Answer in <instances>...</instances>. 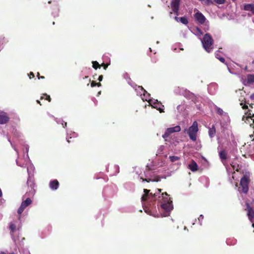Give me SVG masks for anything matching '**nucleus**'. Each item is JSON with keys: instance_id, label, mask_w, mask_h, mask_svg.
Returning <instances> with one entry per match:
<instances>
[{"instance_id": "32", "label": "nucleus", "mask_w": 254, "mask_h": 254, "mask_svg": "<svg viewBox=\"0 0 254 254\" xmlns=\"http://www.w3.org/2000/svg\"><path fill=\"white\" fill-rule=\"evenodd\" d=\"M108 65H109V64H104V63H102L101 64V66H102L105 70H106L107 69V68L108 67Z\"/></svg>"}, {"instance_id": "27", "label": "nucleus", "mask_w": 254, "mask_h": 254, "mask_svg": "<svg viewBox=\"0 0 254 254\" xmlns=\"http://www.w3.org/2000/svg\"><path fill=\"white\" fill-rule=\"evenodd\" d=\"M45 96L46 97V98H45V100H48L49 102H51V98L50 96L49 95H47V94H43V96H41V99H44Z\"/></svg>"}, {"instance_id": "34", "label": "nucleus", "mask_w": 254, "mask_h": 254, "mask_svg": "<svg viewBox=\"0 0 254 254\" xmlns=\"http://www.w3.org/2000/svg\"><path fill=\"white\" fill-rule=\"evenodd\" d=\"M29 78L31 79L32 78H34L35 77L34 74L32 72H30L29 75Z\"/></svg>"}, {"instance_id": "51", "label": "nucleus", "mask_w": 254, "mask_h": 254, "mask_svg": "<svg viewBox=\"0 0 254 254\" xmlns=\"http://www.w3.org/2000/svg\"><path fill=\"white\" fill-rule=\"evenodd\" d=\"M95 75H96V74H95V75H93L94 78H95V77H96V76H95Z\"/></svg>"}, {"instance_id": "39", "label": "nucleus", "mask_w": 254, "mask_h": 254, "mask_svg": "<svg viewBox=\"0 0 254 254\" xmlns=\"http://www.w3.org/2000/svg\"><path fill=\"white\" fill-rule=\"evenodd\" d=\"M242 108L243 109H248V106L246 105H244V106H242Z\"/></svg>"}, {"instance_id": "33", "label": "nucleus", "mask_w": 254, "mask_h": 254, "mask_svg": "<svg viewBox=\"0 0 254 254\" xmlns=\"http://www.w3.org/2000/svg\"><path fill=\"white\" fill-rule=\"evenodd\" d=\"M96 86V82L95 81H92L91 83V86L92 87H94Z\"/></svg>"}, {"instance_id": "53", "label": "nucleus", "mask_w": 254, "mask_h": 254, "mask_svg": "<svg viewBox=\"0 0 254 254\" xmlns=\"http://www.w3.org/2000/svg\"><path fill=\"white\" fill-rule=\"evenodd\" d=\"M252 226L254 228V223L252 224Z\"/></svg>"}, {"instance_id": "5", "label": "nucleus", "mask_w": 254, "mask_h": 254, "mask_svg": "<svg viewBox=\"0 0 254 254\" xmlns=\"http://www.w3.org/2000/svg\"><path fill=\"white\" fill-rule=\"evenodd\" d=\"M181 128L179 126H176L174 127H169L166 129L164 134L162 135V137L167 140V138L173 133L178 132L181 131Z\"/></svg>"}, {"instance_id": "10", "label": "nucleus", "mask_w": 254, "mask_h": 254, "mask_svg": "<svg viewBox=\"0 0 254 254\" xmlns=\"http://www.w3.org/2000/svg\"><path fill=\"white\" fill-rule=\"evenodd\" d=\"M9 118L7 114L3 111H0V124H4L7 123Z\"/></svg>"}, {"instance_id": "26", "label": "nucleus", "mask_w": 254, "mask_h": 254, "mask_svg": "<svg viewBox=\"0 0 254 254\" xmlns=\"http://www.w3.org/2000/svg\"><path fill=\"white\" fill-rule=\"evenodd\" d=\"M9 229L13 233L16 230V225L13 223H10L9 226Z\"/></svg>"}, {"instance_id": "18", "label": "nucleus", "mask_w": 254, "mask_h": 254, "mask_svg": "<svg viewBox=\"0 0 254 254\" xmlns=\"http://www.w3.org/2000/svg\"><path fill=\"white\" fill-rule=\"evenodd\" d=\"M248 84H251L254 82V74H249L247 79Z\"/></svg>"}, {"instance_id": "19", "label": "nucleus", "mask_w": 254, "mask_h": 254, "mask_svg": "<svg viewBox=\"0 0 254 254\" xmlns=\"http://www.w3.org/2000/svg\"><path fill=\"white\" fill-rule=\"evenodd\" d=\"M161 191H162L161 189H157L156 190V191L155 193H150L149 192V196H150L152 198H154V199H156V197L157 196V194L160 193Z\"/></svg>"}, {"instance_id": "12", "label": "nucleus", "mask_w": 254, "mask_h": 254, "mask_svg": "<svg viewBox=\"0 0 254 254\" xmlns=\"http://www.w3.org/2000/svg\"><path fill=\"white\" fill-rule=\"evenodd\" d=\"M216 133V128L215 125H213L211 127H209L208 134L209 137L212 138L214 137Z\"/></svg>"}, {"instance_id": "15", "label": "nucleus", "mask_w": 254, "mask_h": 254, "mask_svg": "<svg viewBox=\"0 0 254 254\" xmlns=\"http://www.w3.org/2000/svg\"><path fill=\"white\" fill-rule=\"evenodd\" d=\"M245 10L251 11L254 14V4H246L244 5Z\"/></svg>"}, {"instance_id": "29", "label": "nucleus", "mask_w": 254, "mask_h": 254, "mask_svg": "<svg viewBox=\"0 0 254 254\" xmlns=\"http://www.w3.org/2000/svg\"><path fill=\"white\" fill-rule=\"evenodd\" d=\"M216 57L219 60V61L223 63H224L225 62V60L224 58L223 57H218V55L217 54H216Z\"/></svg>"}, {"instance_id": "47", "label": "nucleus", "mask_w": 254, "mask_h": 254, "mask_svg": "<svg viewBox=\"0 0 254 254\" xmlns=\"http://www.w3.org/2000/svg\"><path fill=\"white\" fill-rule=\"evenodd\" d=\"M85 78H86V79L88 78V76H85L84 77H83V79H85Z\"/></svg>"}, {"instance_id": "22", "label": "nucleus", "mask_w": 254, "mask_h": 254, "mask_svg": "<svg viewBox=\"0 0 254 254\" xmlns=\"http://www.w3.org/2000/svg\"><path fill=\"white\" fill-rule=\"evenodd\" d=\"M92 67L95 69H97L98 68H100L101 65L97 61H93Z\"/></svg>"}, {"instance_id": "1", "label": "nucleus", "mask_w": 254, "mask_h": 254, "mask_svg": "<svg viewBox=\"0 0 254 254\" xmlns=\"http://www.w3.org/2000/svg\"><path fill=\"white\" fill-rule=\"evenodd\" d=\"M162 197V203L161 204V208L167 212H170L173 208L172 200L169 195L165 192L161 194Z\"/></svg>"}, {"instance_id": "56", "label": "nucleus", "mask_w": 254, "mask_h": 254, "mask_svg": "<svg viewBox=\"0 0 254 254\" xmlns=\"http://www.w3.org/2000/svg\"><path fill=\"white\" fill-rule=\"evenodd\" d=\"M236 186H237V187L238 186V184L237 183L236 184Z\"/></svg>"}, {"instance_id": "37", "label": "nucleus", "mask_w": 254, "mask_h": 254, "mask_svg": "<svg viewBox=\"0 0 254 254\" xmlns=\"http://www.w3.org/2000/svg\"><path fill=\"white\" fill-rule=\"evenodd\" d=\"M103 78V76L102 75H101L98 77V80L100 82V81H102Z\"/></svg>"}, {"instance_id": "40", "label": "nucleus", "mask_w": 254, "mask_h": 254, "mask_svg": "<svg viewBox=\"0 0 254 254\" xmlns=\"http://www.w3.org/2000/svg\"><path fill=\"white\" fill-rule=\"evenodd\" d=\"M66 125H67V123L66 122H64L63 123H62V126L64 127H66Z\"/></svg>"}, {"instance_id": "41", "label": "nucleus", "mask_w": 254, "mask_h": 254, "mask_svg": "<svg viewBox=\"0 0 254 254\" xmlns=\"http://www.w3.org/2000/svg\"><path fill=\"white\" fill-rule=\"evenodd\" d=\"M250 98L252 99V100H254V94H252L251 96H250Z\"/></svg>"}, {"instance_id": "17", "label": "nucleus", "mask_w": 254, "mask_h": 254, "mask_svg": "<svg viewBox=\"0 0 254 254\" xmlns=\"http://www.w3.org/2000/svg\"><path fill=\"white\" fill-rule=\"evenodd\" d=\"M219 157L222 160H226L227 159V153L224 150H222L219 153Z\"/></svg>"}, {"instance_id": "35", "label": "nucleus", "mask_w": 254, "mask_h": 254, "mask_svg": "<svg viewBox=\"0 0 254 254\" xmlns=\"http://www.w3.org/2000/svg\"><path fill=\"white\" fill-rule=\"evenodd\" d=\"M37 77L38 79H44L45 77L44 76L40 75V73L39 72L37 73Z\"/></svg>"}, {"instance_id": "46", "label": "nucleus", "mask_w": 254, "mask_h": 254, "mask_svg": "<svg viewBox=\"0 0 254 254\" xmlns=\"http://www.w3.org/2000/svg\"><path fill=\"white\" fill-rule=\"evenodd\" d=\"M197 30L199 32H200V33H201V30H200L199 29L197 28Z\"/></svg>"}, {"instance_id": "58", "label": "nucleus", "mask_w": 254, "mask_h": 254, "mask_svg": "<svg viewBox=\"0 0 254 254\" xmlns=\"http://www.w3.org/2000/svg\"><path fill=\"white\" fill-rule=\"evenodd\" d=\"M253 123H254V119L253 120Z\"/></svg>"}, {"instance_id": "30", "label": "nucleus", "mask_w": 254, "mask_h": 254, "mask_svg": "<svg viewBox=\"0 0 254 254\" xmlns=\"http://www.w3.org/2000/svg\"><path fill=\"white\" fill-rule=\"evenodd\" d=\"M225 0H214L216 3L219 4H223L225 2Z\"/></svg>"}, {"instance_id": "20", "label": "nucleus", "mask_w": 254, "mask_h": 254, "mask_svg": "<svg viewBox=\"0 0 254 254\" xmlns=\"http://www.w3.org/2000/svg\"><path fill=\"white\" fill-rule=\"evenodd\" d=\"M205 20V17H195V21L199 24L204 23Z\"/></svg>"}, {"instance_id": "23", "label": "nucleus", "mask_w": 254, "mask_h": 254, "mask_svg": "<svg viewBox=\"0 0 254 254\" xmlns=\"http://www.w3.org/2000/svg\"><path fill=\"white\" fill-rule=\"evenodd\" d=\"M170 161L172 162L178 161L180 159V157L176 156H169Z\"/></svg>"}, {"instance_id": "28", "label": "nucleus", "mask_w": 254, "mask_h": 254, "mask_svg": "<svg viewBox=\"0 0 254 254\" xmlns=\"http://www.w3.org/2000/svg\"><path fill=\"white\" fill-rule=\"evenodd\" d=\"M213 3V1L212 0H204L202 4H206V5H210Z\"/></svg>"}, {"instance_id": "45", "label": "nucleus", "mask_w": 254, "mask_h": 254, "mask_svg": "<svg viewBox=\"0 0 254 254\" xmlns=\"http://www.w3.org/2000/svg\"><path fill=\"white\" fill-rule=\"evenodd\" d=\"M90 79H89V82L87 83V85L88 86L89 85V82H90Z\"/></svg>"}, {"instance_id": "42", "label": "nucleus", "mask_w": 254, "mask_h": 254, "mask_svg": "<svg viewBox=\"0 0 254 254\" xmlns=\"http://www.w3.org/2000/svg\"><path fill=\"white\" fill-rule=\"evenodd\" d=\"M101 83L100 82H98V83H97L96 82V86H97L98 87H100L101 86Z\"/></svg>"}, {"instance_id": "50", "label": "nucleus", "mask_w": 254, "mask_h": 254, "mask_svg": "<svg viewBox=\"0 0 254 254\" xmlns=\"http://www.w3.org/2000/svg\"><path fill=\"white\" fill-rule=\"evenodd\" d=\"M95 75H96V74H95V75H93L94 78H95V77H96V76H95Z\"/></svg>"}, {"instance_id": "24", "label": "nucleus", "mask_w": 254, "mask_h": 254, "mask_svg": "<svg viewBox=\"0 0 254 254\" xmlns=\"http://www.w3.org/2000/svg\"><path fill=\"white\" fill-rule=\"evenodd\" d=\"M216 111L217 114H219V115L222 116L223 115L224 112L222 109L220 108H219L218 107H216Z\"/></svg>"}, {"instance_id": "49", "label": "nucleus", "mask_w": 254, "mask_h": 254, "mask_svg": "<svg viewBox=\"0 0 254 254\" xmlns=\"http://www.w3.org/2000/svg\"><path fill=\"white\" fill-rule=\"evenodd\" d=\"M199 0L202 3H203V1H204V0Z\"/></svg>"}, {"instance_id": "13", "label": "nucleus", "mask_w": 254, "mask_h": 254, "mask_svg": "<svg viewBox=\"0 0 254 254\" xmlns=\"http://www.w3.org/2000/svg\"><path fill=\"white\" fill-rule=\"evenodd\" d=\"M189 168L191 171L195 172L198 170V165L195 161L192 160L191 163L189 165Z\"/></svg>"}, {"instance_id": "21", "label": "nucleus", "mask_w": 254, "mask_h": 254, "mask_svg": "<svg viewBox=\"0 0 254 254\" xmlns=\"http://www.w3.org/2000/svg\"><path fill=\"white\" fill-rule=\"evenodd\" d=\"M154 104L155 105V106H153V107H154V108L157 109L158 110H159V111H160V113H163V112H164V111L163 109H161V108L159 107V106H160V105H161V104H160V103H158V102H157V103L156 102V103H154Z\"/></svg>"}, {"instance_id": "48", "label": "nucleus", "mask_w": 254, "mask_h": 254, "mask_svg": "<svg viewBox=\"0 0 254 254\" xmlns=\"http://www.w3.org/2000/svg\"><path fill=\"white\" fill-rule=\"evenodd\" d=\"M159 180H159V179H156V180H153V181H156V182H158V181H159Z\"/></svg>"}, {"instance_id": "7", "label": "nucleus", "mask_w": 254, "mask_h": 254, "mask_svg": "<svg viewBox=\"0 0 254 254\" xmlns=\"http://www.w3.org/2000/svg\"><path fill=\"white\" fill-rule=\"evenodd\" d=\"M246 210L247 211L248 218L250 221L253 223L254 222V209L248 203H246Z\"/></svg>"}, {"instance_id": "54", "label": "nucleus", "mask_w": 254, "mask_h": 254, "mask_svg": "<svg viewBox=\"0 0 254 254\" xmlns=\"http://www.w3.org/2000/svg\"><path fill=\"white\" fill-rule=\"evenodd\" d=\"M250 107H251V108H253V105H250Z\"/></svg>"}, {"instance_id": "38", "label": "nucleus", "mask_w": 254, "mask_h": 254, "mask_svg": "<svg viewBox=\"0 0 254 254\" xmlns=\"http://www.w3.org/2000/svg\"><path fill=\"white\" fill-rule=\"evenodd\" d=\"M143 181H146L147 182H149L150 181H152L151 179H142Z\"/></svg>"}, {"instance_id": "55", "label": "nucleus", "mask_w": 254, "mask_h": 254, "mask_svg": "<svg viewBox=\"0 0 254 254\" xmlns=\"http://www.w3.org/2000/svg\"><path fill=\"white\" fill-rule=\"evenodd\" d=\"M100 93H101V91L99 92L98 94H100Z\"/></svg>"}, {"instance_id": "3", "label": "nucleus", "mask_w": 254, "mask_h": 254, "mask_svg": "<svg viewBox=\"0 0 254 254\" xmlns=\"http://www.w3.org/2000/svg\"><path fill=\"white\" fill-rule=\"evenodd\" d=\"M198 131V124L197 122L194 121L188 129H185L184 132H187L191 140L195 141L197 139V133Z\"/></svg>"}, {"instance_id": "31", "label": "nucleus", "mask_w": 254, "mask_h": 254, "mask_svg": "<svg viewBox=\"0 0 254 254\" xmlns=\"http://www.w3.org/2000/svg\"><path fill=\"white\" fill-rule=\"evenodd\" d=\"M0 254H15L14 252H8L7 251H1Z\"/></svg>"}, {"instance_id": "16", "label": "nucleus", "mask_w": 254, "mask_h": 254, "mask_svg": "<svg viewBox=\"0 0 254 254\" xmlns=\"http://www.w3.org/2000/svg\"><path fill=\"white\" fill-rule=\"evenodd\" d=\"M143 191L144 194L141 197V201L142 202L146 201L147 200L148 197H149L150 190L147 189H144Z\"/></svg>"}, {"instance_id": "52", "label": "nucleus", "mask_w": 254, "mask_h": 254, "mask_svg": "<svg viewBox=\"0 0 254 254\" xmlns=\"http://www.w3.org/2000/svg\"><path fill=\"white\" fill-rule=\"evenodd\" d=\"M200 217H202V218H203V216L202 215H200Z\"/></svg>"}, {"instance_id": "36", "label": "nucleus", "mask_w": 254, "mask_h": 254, "mask_svg": "<svg viewBox=\"0 0 254 254\" xmlns=\"http://www.w3.org/2000/svg\"><path fill=\"white\" fill-rule=\"evenodd\" d=\"M194 16H203V15H202V14L201 13L199 12H196L194 14Z\"/></svg>"}, {"instance_id": "6", "label": "nucleus", "mask_w": 254, "mask_h": 254, "mask_svg": "<svg viewBox=\"0 0 254 254\" xmlns=\"http://www.w3.org/2000/svg\"><path fill=\"white\" fill-rule=\"evenodd\" d=\"M31 203L32 200L30 198H27L26 200L23 201L17 211L18 215H20L24 210Z\"/></svg>"}, {"instance_id": "9", "label": "nucleus", "mask_w": 254, "mask_h": 254, "mask_svg": "<svg viewBox=\"0 0 254 254\" xmlns=\"http://www.w3.org/2000/svg\"><path fill=\"white\" fill-rule=\"evenodd\" d=\"M27 184L28 187L31 188V190H29V192L32 194L34 193L35 192V190H34L35 184L34 180L32 178L29 177L27 181Z\"/></svg>"}, {"instance_id": "25", "label": "nucleus", "mask_w": 254, "mask_h": 254, "mask_svg": "<svg viewBox=\"0 0 254 254\" xmlns=\"http://www.w3.org/2000/svg\"><path fill=\"white\" fill-rule=\"evenodd\" d=\"M252 111L251 110H248V111L245 113V114L248 115V118H251V119L254 117V114H251Z\"/></svg>"}, {"instance_id": "2", "label": "nucleus", "mask_w": 254, "mask_h": 254, "mask_svg": "<svg viewBox=\"0 0 254 254\" xmlns=\"http://www.w3.org/2000/svg\"><path fill=\"white\" fill-rule=\"evenodd\" d=\"M250 182V179L249 175L247 174L244 175L240 180V186L238 188V190L239 192L247 194L249 191V186Z\"/></svg>"}, {"instance_id": "57", "label": "nucleus", "mask_w": 254, "mask_h": 254, "mask_svg": "<svg viewBox=\"0 0 254 254\" xmlns=\"http://www.w3.org/2000/svg\"><path fill=\"white\" fill-rule=\"evenodd\" d=\"M253 64H254V60L253 61Z\"/></svg>"}, {"instance_id": "44", "label": "nucleus", "mask_w": 254, "mask_h": 254, "mask_svg": "<svg viewBox=\"0 0 254 254\" xmlns=\"http://www.w3.org/2000/svg\"><path fill=\"white\" fill-rule=\"evenodd\" d=\"M67 141L69 143L71 141L70 140V139H69L68 138H67Z\"/></svg>"}, {"instance_id": "11", "label": "nucleus", "mask_w": 254, "mask_h": 254, "mask_svg": "<svg viewBox=\"0 0 254 254\" xmlns=\"http://www.w3.org/2000/svg\"><path fill=\"white\" fill-rule=\"evenodd\" d=\"M49 186L52 190H56L59 187V183L57 180H54L50 182Z\"/></svg>"}, {"instance_id": "43", "label": "nucleus", "mask_w": 254, "mask_h": 254, "mask_svg": "<svg viewBox=\"0 0 254 254\" xmlns=\"http://www.w3.org/2000/svg\"><path fill=\"white\" fill-rule=\"evenodd\" d=\"M37 102L38 104H39L40 105H42V104H41V103H40V101H39V100H37Z\"/></svg>"}, {"instance_id": "14", "label": "nucleus", "mask_w": 254, "mask_h": 254, "mask_svg": "<svg viewBox=\"0 0 254 254\" xmlns=\"http://www.w3.org/2000/svg\"><path fill=\"white\" fill-rule=\"evenodd\" d=\"M175 20L178 22H180L184 24H187L188 20L186 17H175Z\"/></svg>"}, {"instance_id": "4", "label": "nucleus", "mask_w": 254, "mask_h": 254, "mask_svg": "<svg viewBox=\"0 0 254 254\" xmlns=\"http://www.w3.org/2000/svg\"><path fill=\"white\" fill-rule=\"evenodd\" d=\"M201 42L206 51L210 53L213 48V40L211 35L208 33L205 34L203 37Z\"/></svg>"}, {"instance_id": "8", "label": "nucleus", "mask_w": 254, "mask_h": 254, "mask_svg": "<svg viewBox=\"0 0 254 254\" xmlns=\"http://www.w3.org/2000/svg\"><path fill=\"white\" fill-rule=\"evenodd\" d=\"M181 0H172L171 1V8L174 12V14L176 15L178 14V10L180 6Z\"/></svg>"}]
</instances>
